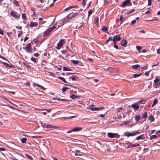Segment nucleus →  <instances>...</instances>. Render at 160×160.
<instances>
[{"label":"nucleus","instance_id":"f257e3e1","mask_svg":"<svg viewBox=\"0 0 160 160\" xmlns=\"http://www.w3.org/2000/svg\"><path fill=\"white\" fill-rule=\"evenodd\" d=\"M33 48L32 47L31 44L28 43L26 45V46L23 48V49L25 50L26 52L29 53H33L35 50L36 48L34 47H33Z\"/></svg>","mask_w":160,"mask_h":160},{"label":"nucleus","instance_id":"f03ea898","mask_svg":"<svg viewBox=\"0 0 160 160\" xmlns=\"http://www.w3.org/2000/svg\"><path fill=\"white\" fill-rule=\"evenodd\" d=\"M108 137L111 138H118L120 136L117 133H113L112 132H108L107 134Z\"/></svg>","mask_w":160,"mask_h":160},{"label":"nucleus","instance_id":"7ed1b4c3","mask_svg":"<svg viewBox=\"0 0 160 160\" xmlns=\"http://www.w3.org/2000/svg\"><path fill=\"white\" fill-rule=\"evenodd\" d=\"M72 12H71L70 13L69 15H68L66 18L64 20V21L65 22H68L69 21V20H71L73 18H75L76 17V14H78V13H76L75 14H73L72 16L71 17H70L69 16V15L71 14L72 13Z\"/></svg>","mask_w":160,"mask_h":160},{"label":"nucleus","instance_id":"20e7f679","mask_svg":"<svg viewBox=\"0 0 160 160\" xmlns=\"http://www.w3.org/2000/svg\"><path fill=\"white\" fill-rule=\"evenodd\" d=\"M10 14L15 19H18L20 17V14H18L15 11H12L10 12Z\"/></svg>","mask_w":160,"mask_h":160},{"label":"nucleus","instance_id":"39448f33","mask_svg":"<svg viewBox=\"0 0 160 160\" xmlns=\"http://www.w3.org/2000/svg\"><path fill=\"white\" fill-rule=\"evenodd\" d=\"M130 0H126L122 3L121 6L122 7H124L127 5L130 2Z\"/></svg>","mask_w":160,"mask_h":160},{"label":"nucleus","instance_id":"423d86ee","mask_svg":"<svg viewBox=\"0 0 160 160\" xmlns=\"http://www.w3.org/2000/svg\"><path fill=\"white\" fill-rule=\"evenodd\" d=\"M50 32L47 29L43 33L42 36L43 37H47L50 34Z\"/></svg>","mask_w":160,"mask_h":160},{"label":"nucleus","instance_id":"0eeeda50","mask_svg":"<svg viewBox=\"0 0 160 160\" xmlns=\"http://www.w3.org/2000/svg\"><path fill=\"white\" fill-rule=\"evenodd\" d=\"M38 25L37 22H31L29 24V26L31 27H37Z\"/></svg>","mask_w":160,"mask_h":160},{"label":"nucleus","instance_id":"6e6552de","mask_svg":"<svg viewBox=\"0 0 160 160\" xmlns=\"http://www.w3.org/2000/svg\"><path fill=\"white\" fill-rule=\"evenodd\" d=\"M64 24V21L62 20H61L58 21L56 25H58L57 28H58L62 26Z\"/></svg>","mask_w":160,"mask_h":160},{"label":"nucleus","instance_id":"1a4fd4ad","mask_svg":"<svg viewBox=\"0 0 160 160\" xmlns=\"http://www.w3.org/2000/svg\"><path fill=\"white\" fill-rule=\"evenodd\" d=\"M121 40V37L119 35L115 36L113 38V40L116 41H120Z\"/></svg>","mask_w":160,"mask_h":160},{"label":"nucleus","instance_id":"9d476101","mask_svg":"<svg viewBox=\"0 0 160 160\" xmlns=\"http://www.w3.org/2000/svg\"><path fill=\"white\" fill-rule=\"evenodd\" d=\"M125 136H126L128 137H129L131 136H135V134L134 133H131L129 132H125L124 134Z\"/></svg>","mask_w":160,"mask_h":160},{"label":"nucleus","instance_id":"9b49d317","mask_svg":"<svg viewBox=\"0 0 160 160\" xmlns=\"http://www.w3.org/2000/svg\"><path fill=\"white\" fill-rule=\"evenodd\" d=\"M127 43V41L125 40H122L121 42V45L125 47H126Z\"/></svg>","mask_w":160,"mask_h":160},{"label":"nucleus","instance_id":"f8f14e48","mask_svg":"<svg viewBox=\"0 0 160 160\" xmlns=\"http://www.w3.org/2000/svg\"><path fill=\"white\" fill-rule=\"evenodd\" d=\"M131 107L132 108H134L135 110L138 109L139 108V106H138L137 103H134L132 104Z\"/></svg>","mask_w":160,"mask_h":160},{"label":"nucleus","instance_id":"ddd939ff","mask_svg":"<svg viewBox=\"0 0 160 160\" xmlns=\"http://www.w3.org/2000/svg\"><path fill=\"white\" fill-rule=\"evenodd\" d=\"M65 43V41L63 39H60L59 40V42L58 43V45L60 46H62L64 43Z\"/></svg>","mask_w":160,"mask_h":160},{"label":"nucleus","instance_id":"4468645a","mask_svg":"<svg viewBox=\"0 0 160 160\" xmlns=\"http://www.w3.org/2000/svg\"><path fill=\"white\" fill-rule=\"evenodd\" d=\"M82 128L81 127H76L72 129L73 132H76L81 131L82 130Z\"/></svg>","mask_w":160,"mask_h":160},{"label":"nucleus","instance_id":"2eb2a0df","mask_svg":"<svg viewBox=\"0 0 160 160\" xmlns=\"http://www.w3.org/2000/svg\"><path fill=\"white\" fill-rule=\"evenodd\" d=\"M69 79L71 78L72 81L77 80L78 79V77L76 75H73L69 78Z\"/></svg>","mask_w":160,"mask_h":160},{"label":"nucleus","instance_id":"dca6fc26","mask_svg":"<svg viewBox=\"0 0 160 160\" xmlns=\"http://www.w3.org/2000/svg\"><path fill=\"white\" fill-rule=\"evenodd\" d=\"M148 119L151 120V122H154L155 121V119L152 114H151L148 117Z\"/></svg>","mask_w":160,"mask_h":160},{"label":"nucleus","instance_id":"f3484780","mask_svg":"<svg viewBox=\"0 0 160 160\" xmlns=\"http://www.w3.org/2000/svg\"><path fill=\"white\" fill-rule=\"evenodd\" d=\"M132 68L133 69L136 70L138 69H140V66L138 64H136L132 66Z\"/></svg>","mask_w":160,"mask_h":160},{"label":"nucleus","instance_id":"a211bd4d","mask_svg":"<svg viewBox=\"0 0 160 160\" xmlns=\"http://www.w3.org/2000/svg\"><path fill=\"white\" fill-rule=\"evenodd\" d=\"M90 109L93 111H98L101 108H89Z\"/></svg>","mask_w":160,"mask_h":160},{"label":"nucleus","instance_id":"6ab92c4d","mask_svg":"<svg viewBox=\"0 0 160 160\" xmlns=\"http://www.w3.org/2000/svg\"><path fill=\"white\" fill-rule=\"evenodd\" d=\"M114 68L112 67H109L108 68L107 71L108 72L111 73L114 72Z\"/></svg>","mask_w":160,"mask_h":160},{"label":"nucleus","instance_id":"aec40b11","mask_svg":"<svg viewBox=\"0 0 160 160\" xmlns=\"http://www.w3.org/2000/svg\"><path fill=\"white\" fill-rule=\"evenodd\" d=\"M144 138L143 137V134L141 135L138 137H137L136 138V139L137 140H139L140 139H143Z\"/></svg>","mask_w":160,"mask_h":160},{"label":"nucleus","instance_id":"412c9836","mask_svg":"<svg viewBox=\"0 0 160 160\" xmlns=\"http://www.w3.org/2000/svg\"><path fill=\"white\" fill-rule=\"evenodd\" d=\"M24 155L28 158L29 160H33V158L31 156L27 154H25Z\"/></svg>","mask_w":160,"mask_h":160},{"label":"nucleus","instance_id":"4be33fe9","mask_svg":"<svg viewBox=\"0 0 160 160\" xmlns=\"http://www.w3.org/2000/svg\"><path fill=\"white\" fill-rule=\"evenodd\" d=\"M158 102V100L157 99H155L153 101V104L152 106V107H153L154 106L156 105Z\"/></svg>","mask_w":160,"mask_h":160},{"label":"nucleus","instance_id":"5701e85b","mask_svg":"<svg viewBox=\"0 0 160 160\" xmlns=\"http://www.w3.org/2000/svg\"><path fill=\"white\" fill-rule=\"evenodd\" d=\"M58 79H60L61 80H62V81H63L64 82H65V83H69L66 80H65V79L64 78H63L62 77H58Z\"/></svg>","mask_w":160,"mask_h":160},{"label":"nucleus","instance_id":"b1692460","mask_svg":"<svg viewBox=\"0 0 160 160\" xmlns=\"http://www.w3.org/2000/svg\"><path fill=\"white\" fill-rule=\"evenodd\" d=\"M78 96H77L75 95H72L70 96V98L72 99H75L76 98H78Z\"/></svg>","mask_w":160,"mask_h":160},{"label":"nucleus","instance_id":"393cba45","mask_svg":"<svg viewBox=\"0 0 160 160\" xmlns=\"http://www.w3.org/2000/svg\"><path fill=\"white\" fill-rule=\"evenodd\" d=\"M140 118V116L139 115H137L135 116V120L136 122H138Z\"/></svg>","mask_w":160,"mask_h":160},{"label":"nucleus","instance_id":"a878e982","mask_svg":"<svg viewBox=\"0 0 160 160\" xmlns=\"http://www.w3.org/2000/svg\"><path fill=\"white\" fill-rule=\"evenodd\" d=\"M71 61L75 64H78L79 62H80L78 60H72Z\"/></svg>","mask_w":160,"mask_h":160},{"label":"nucleus","instance_id":"bb28decb","mask_svg":"<svg viewBox=\"0 0 160 160\" xmlns=\"http://www.w3.org/2000/svg\"><path fill=\"white\" fill-rule=\"evenodd\" d=\"M22 18L23 20H25L26 19V14L25 13H22Z\"/></svg>","mask_w":160,"mask_h":160},{"label":"nucleus","instance_id":"cd10ccee","mask_svg":"<svg viewBox=\"0 0 160 160\" xmlns=\"http://www.w3.org/2000/svg\"><path fill=\"white\" fill-rule=\"evenodd\" d=\"M113 40V38L112 37H109V38L107 40L105 44H107L110 41Z\"/></svg>","mask_w":160,"mask_h":160},{"label":"nucleus","instance_id":"c85d7f7f","mask_svg":"<svg viewBox=\"0 0 160 160\" xmlns=\"http://www.w3.org/2000/svg\"><path fill=\"white\" fill-rule=\"evenodd\" d=\"M140 146L139 144H130V147H134L136 146Z\"/></svg>","mask_w":160,"mask_h":160},{"label":"nucleus","instance_id":"c756f323","mask_svg":"<svg viewBox=\"0 0 160 160\" xmlns=\"http://www.w3.org/2000/svg\"><path fill=\"white\" fill-rule=\"evenodd\" d=\"M157 137V136L156 135H153L151 136L150 137V140H152L154 139V138H156Z\"/></svg>","mask_w":160,"mask_h":160},{"label":"nucleus","instance_id":"7c9ffc66","mask_svg":"<svg viewBox=\"0 0 160 160\" xmlns=\"http://www.w3.org/2000/svg\"><path fill=\"white\" fill-rule=\"evenodd\" d=\"M13 3L16 6H18L19 4L18 2L16 0H14L13 1Z\"/></svg>","mask_w":160,"mask_h":160},{"label":"nucleus","instance_id":"2f4dec72","mask_svg":"<svg viewBox=\"0 0 160 160\" xmlns=\"http://www.w3.org/2000/svg\"><path fill=\"white\" fill-rule=\"evenodd\" d=\"M102 30L103 32H106L108 30V29L107 27L105 26H103L102 29Z\"/></svg>","mask_w":160,"mask_h":160},{"label":"nucleus","instance_id":"473e14b6","mask_svg":"<svg viewBox=\"0 0 160 160\" xmlns=\"http://www.w3.org/2000/svg\"><path fill=\"white\" fill-rule=\"evenodd\" d=\"M31 60L34 62H37V59L33 57H32L31 58Z\"/></svg>","mask_w":160,"mask_h":160},{"label":"nucleus","instance_id":"72a5a7b5","mask_svg":"<svg viewBox=\"0 0 160 160\" xmlns=\"http://www.w3.org/2000/svg\"><path fill=\"white\" fill-rule=\"evenodd\" d=\"M145 100L142 99L141 100H140L139 101L138 103H139V104H140V103H141V104H144L145 103Z\"/></svg>","mask_w":160,"mask_h":160},{"label":"nucleus","instance_id":"f704fd0d","mask_svg":"<svg viewBox=\"0 0 160 160\" xmlns=\"http://www.w3.org/2000/svg\"><path fill=\"white\" fill-rule=\"evenodd\" d=\"M53 126H51L49 125H47L46 126V128L48 129H51L53 128Z\"/></svg>","mask_w":160,"mask_h":160},{"label":"nucleus","instance_id":"c9c22d12","mask_svg":"<svg viewBox=\"0 0 160 160\" xmlns=\"http://www.w3.org/2000/svg\"><path fill=\"white\" fill-rule=\"evenodd\" d=\"M27 141V138H22L21 139V141L22 143H26Z\"/></svg>","mask_w":160,"mask_h":160},{"label":"nucleus","instance_id":"e433bc0d","mask_svg":"<svg viewBox=\"0 0 160 160\" xmlns=\"http://www.w3.org/2000/svg\"><path fill=\"white\" fill-rule=\"evenodd\" d=\"M92 13V9L89 10L88 12V18H89V16H90Z\"/></svg>","mask_w":160,"mask_h":160},{"label":"nucleus","instance_id":"4c0bfd02","mask_svg":"<svg viewBox=\"0 0 160 160\" xmlns=\"http://www.w3.org/2000/svg\"><path fill=\"white\" fill-rule=\"evenodd\" d=\"M159 81V80L156 77L155 79L154 80V82L156 84Z\"/></svg>","mask_w":160,"mask_h":160},{"label":"nucleus","instance_id":"58836bf2","mask_svg":"<svg viewBox=\"0 0 160 160\" xmlns=\"http://www.w3.org/2000/svg\"><path fill=\"white\" fill-rule=\"evenodd\" d=\"M141 75V74H133V77L134 78H136L139 76H140Z\"/></svg>","mask_w":160,"mask_h":160},{"label":"nucleus","instance_id":"ea45409f","mask_svg":"<svg viewBox=\"0 0 160 160\" xmlns=\"http://www.w3.org/2000/svg\"><path fill=\"white\" fill-rule=\"evenodd\" d=\"M148 116L147 113V112H145L144 113L142 117L144 118H147Z\"/></svg>","mask_w":160,"mask_h":160},{"label":"nucleus","instance_id":"a19ab883","mask_svg":"<svg viewBox=\"0 0 160 160\" xmlns=\"http://www.w3.org/2000/svg\"><path fill=\"white\" fill-rule=\"evenodd\" d=\"M68 89V88L67 87H64L62 88V92H65L66 91L67 89Z\"/></svg>","mask_w":160,"mask_h":160},{"label":"nucleus","instance_id":"79ce46f5","mask_svg":"<svg viewBox=\"0 0 160 160\" xmlns=\"http://www.w3.org/2000/svg\"><path fill=\"white\" fill-rule=\"evenodd\" d=\"M135 11V10L134 9H132L130 10V11L128 12L127 13V14H128L130 13H132L134 12Z\"/></svg>","mask_w":160,"mask_h":160},{"label":"nucleus","instance_id":"37998d69","mask_svg":"<svg viewBox=\"0 0 160 160\" xmlns=\"http://www.w3.org/2000/svg\"><path fill=\"white\" fill-rule=\"evenodd\" d=\"M70 69H69L68 68L66 67H63V71H70Z\"/></svg>","mask_w":160,"mask_h":160},{"label":"nucleus","instance_id":"c03bdc74","mask_svg":"<svg viewBox=\"0 0 160 160\" xmlns=\"http://www.w3.org/2000/svg\"><path fill=\"white\" fill-rule=\"evenodd\" d=\"M72 7L71 6H69L67 8H66L64 11H66V10H68L69 9H72Z\"/></svg>","mask_w":160,"mask_h":160},{"label":"nucleus","instance_id":"a18cd8bd","mask_svg":"<svg viewBox=\"0 0 160 160\" xmlns=\"http://www.w3.org/2000/svg\"><path fill=\"white\" fill-rule=\"evenodd\" d=\"M136 48L137 50H138L139 51L142 48L141 46H136Z\"/></svg>","mask_w":160,"mask_h":160},{"label":"nucleus","instance_id":"49530a36","mask_svg":"<svg viewBox=\"0 0 160 160\" xmlns=\"http://www.w3.org/2000/svg\"><path fill=\"white\" fill-rule=\"evenodd\" d=\"M148 67L147 66L145 67H142L141 68L142 69L147 70L148 68Z\"/></svg>","mask_w":160,"mask_h":160},{"label":"nucleus","instance_id":"de8ad7c7","mask_svg":"<svg viewBox=\"0 0 160 160\" xmlns=\"http://www.w3.org/2000/svg\"><path fill=\"white\" fill-rule=\"evenodd\" d=\"M87 0H83V2L82 3V4L84 6H85L86 4V2L87 1Z\"/></svg>","mask_w":160,"mask_h":160},{"label":"nucleus","instance_id":"09e8293b","mask_svg":"<svg viewBox=\"0 0 160 160\" xmlns=\"http://www.w3.org/2000/svg\"><path fill=\"white\" fill-rule=\"evenodd\" d=\"M136 22V20H132V22H131V25H132L134 24Z\"/></svg>","mask_w":160,"mask_h":160},{"label":"nucleus","instance_id":"8fccbe9b","mask_svg":"<svg viewBox=\"0 0 160 160\" xmlns=\"http://www.w3.org/2000/svg\"><path fill=\"white\" fill-rule=\"evenodd\" d=\"M148 6H150L152 3V0H148Z\"/></svg>","mask_w":160,"mask_h":160},{"label":"nucleus","instance_id":"3c124183","mask_svg":"<svg viewBox=\"0 0 160 160\" xmlns=\"http://www.w3.org/2000/svg\"><path fill=\"white\" fill-rule=\"evenodd\" d=\"M47 29L50 32H51L54 30V29H53L52 27H50Z\"/></svg>","mask_w":160,"mask_h":160},{"label":"nucleus","instance_id":"603ef678","mask_svg":"<svg viewBox=\"0 0 160 160\" xmlns=\"http://www.w3.org/2000/svg\"><path fill=\"white\" fill-rule=\"evenodd\" d=\"M61 46H60L59 45H58V44H57V46L56 47V48L58 49L59 50L61 48Z\"/></svg>","mask_w":160,"mask_h":160},{"label":"nucleus","instance_id":"864d4df0","mask_svg":"<svg viewBox=\"0 0 160 160\" xmlns=\"http://www.w3.org/2000/svg\"><path fill=\"white\" fill-rule=\"evenodd\" d=\"M94 21H95V23H97V22H98V18L97 17L96 18H95Z\"/></svg>","mask_w":160,"mask_h":160},{"label":"nucleus","instance_id":"5fc2aeb1","mask_svg":"<svg viewBox=\"0 0 160 160\" xmlns=\"http://www.w3.org/2000/svg\"><path fill=\"white\" fill-rule=\"evenodd\" d=\"M149 72H145V73L144 74V75L147 76H148L149 75Z\"/></svg>","mask_w":160,"mask_h":160},{"label":"nucleus","instance_id":"6e6d98bb","mask_svg":"<svg viewBox=\"0 0 160 160\" xmlns=\"http://www.w3.org/2000/svg\"><path fill=\"white\" fill-rule=\"evenodd\" d=\"M55 68H56L58 71H60L62 70V68H58L57 66H55Z\"/></svg>","mask_w":160,"mask_h":160},{"label":"nucleus","instance_id":"4d7b16f0","mask_svg":"<svg viewBox=\"0 0 160 160\" xmlns=\"http://www.w3.org/2000/svg\"><path fill=\"white\" fill-rule=\"evenodd\" d=\"M74 152H77L78 153H80L81 152L80 150H77V149H74Z\"/></svg>","mask_w":160,"mask_h":160},{"label":"nucleus","instance_id":"13d9d810","mask_svg":"<svg viewBox=\"0 0 160 160\" xmlns=\"http://www.w3.org/2000/svg\"><path fill=\"white\" fill-rule=\"evenodd\" d=\"M61 52L62 54H65L66 53H67V52L66 50H63L61 51Z\"/></svg>","mask_w":160,"mask_h":160},{"label":"nucleus","instance_id":"bf43d9fd","mask_svg":"<svg viewBox=\"0 0 160 160\" xmlns=\"http://www.w3.org/2000/svg\"><path fill=\"white\" fill-rule=\"evenodd\" d=\"M14 65H12V64H9V66H8V67H10V68H13L14 67Z\"/></svg>","mask_w":160,"mask_h":160},{"label":"nucleus","instance_id":"052dcab7","mask_svg":"<svg viewBox=\"0 0 160 160\" xmlns=\"http://www.w3.org/2000/svg\"><path fill=\"white\" fill-rule=\"evenodd\" d=\"M46 22V21H42V22L39 21V24H41V25H42V24H44V23H45Z\"/></svg>","mask_w":160,"mask_h":160},{"label":"nucleus","instance_id":"680f3d73","mask_svg":"<svg viewBox=\"0 0 160 160\" xmlns=\"http://www.w3.org/2000/svg\"><path fill=\"white\" fill-rule=\"evenodd\" d=\"M39 54H38V53H36L34 54V56L35 57H37L39 56Z\"/></svg>","mask_w":160,"mask_h":160},{"label":"nucleus","instance_id":"e2e57ef3","mask_svg":"<svg viewBox=\"0 0 160 160\" xmlns=\"http://www.w3.org/2000/svg\"><path fill=\"white\" fill-rule=\"evenodd\" d=\"M5 149L3 148H0V151H4L5 150Z\"/></svg>","mask_w":160,"mask_h":160},{"label":"nucleus","instance_id":"0e129e2a","mask_svg":"<svg viewBox=\"0 0 160 160\" xmlns=\"http://www.w3.org/2000/svg\"><path fill=\"white\" fill-rule=\"evenodd\" d=\"M52 27L54 29H55L56 28H58V27H57V25H54V26L53 27Z\"/></svg>","mask_w":160,"mask_h":160},{"label":"nucleus","instance_id":"69168bd1","mask_svg":"<svg viewBox=\"0 0 160 160\" xmlns=\"http://www.w3.org/2000/svg\"><path fill=\"white\" fill-rule=\"evenodd\" d=\"M0 34L2 35L3 34V31L1 29H0Z\"/></svg>","mask_w":160,"mask_h":160},{"label":"nucleus","instance_id":"338daca9","mask_svg":"<svg viewBox=\"0 0 160 160\" xmlns=\"http://www.w3.org/2000/svg\"><path fill=\"white\" fill-rule=\"evenodd\" d=\"M134 134H135V136L136 134H138L140 133V132H138V131H134Z\"/></svg>","mask_w":160,"mask_h":160},{"label":"nucleus","instance_id":"774afa93","mask_svg":"<svg viewBox=\"0 0 160 160\" xmlns=\"http://www.w3.org/2000/svg\"><path fill=\"white\" fill-rule=\"evenodd\" d=\"M143 151H144V152L145 153L147 152L148 151V149L144 148Z\"/></svg>","mask_w":160,"mask_h":160}]
</instances>
